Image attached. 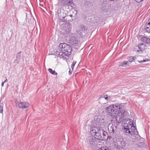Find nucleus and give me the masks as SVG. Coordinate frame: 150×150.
I'll use <instances>...</instances> for the list:
<instances>
[{"label":"nucleus","instance_id":"cd10ccee","mask_svg":"<svg viewBox=\"0 0 150 150\" xmlns=\"http://www.w3.org/2000/svg\"><path fill=\"white\" fill-rule=\"evenodd\" d=\"M69 75H70L72 73V71H70V69H69Z\"/></svg>","mask_w":150,"mask_h":150},{"label":"nucleus","instance_id":"4468645a","mask_svg":"<svg viewBox=\"0 0 150 150\" xmlns=\"http://www.w3.org/2000/svg\"><path fill=\"white\" fill-rule=\"evenodd\" d=\"M61 3L64 6H69L73 3L72 0H60Z\"/></svg>","mask_w":150,"mask_h":150},{"label":"nucleus","instance_id":"6ab92c4d","mask_svg":"<svg viewBox=\"0 0 150 150\" xmlns=\"http://www.w3.org/2000/svg\"><path fill=\"white\" fill-rule=\"evenodd\" d=\"M138 47L140 51H142L145 49L146 45L144 43H141L138 45Z\"/></svg>","mask_w":150,"mask_h":150},{"label":"nucleus","instance_id":"6e6552de","mask_svg":"<svg viewBox=\"0 0 150 150\" xmlns=\"http://www.w3.org/2000/svg\"><path fill=\"white\" fill-rule=\"evenodd\" d=\"M134 57H129L128 58V61H124L120 63V66L125 67L127 65H129V62H132L135 60Z\"/></svg>","mask_w":150,"mask_h":150},{"label":"nucleus","instance_id":"2f4dec72","mask_svg":"<svg viewBox=\"0 0 150 150\" xmlns=\"http://www.w3.org/2000/svg\"><path fill=\"white\" fill-rule=\"evenodd\" d=\"M102 10H104L103 9H102Z\"/></svg>","mask_w":150,"mask_h":150},{"label":"nucleus","instance_id":"c85d7f7f","mask_svg":"<svg viewBox=\"0 0 150 150\" xmlns=\"http://www.w3.org/2000/svg\"><path fill=\"white\" fill-rule=\"evenodd\" d=\"M4 82H2L1 84V86L2 87L3 86H4Z\"/></svg>","mask_w":150,"mask_h":150},{"label":"nucleus","instance_id":"b1692460","mask_svg":"<svg viewBox=\"0 0 150 150\" xmlns=\"http://www.w3.org/2000/svg\"><path fill=\"white\" fill-rule=\"evenodd\" d=\"M76 63V62H75L74 61L73 62L71 65V67L72 69H74V65Z\"/></svg>","mask_w":150,"mask_h":150},{"label":"nucleus","instance_id":"f3484780","mask_svg":"<svg viewBox=\"0 0 150 150\" xmlns=\"http://www.w3.org/2000/svg\"><path fill=\"white\" fill-rule=\"evenodd\" d=\"M145 28L147 32L150 33V18L146 24Z\"/></svg>","mask_w":150,"mask_h":150},{"label":"nucleus","instance_id":"473e14b6","mask_svg":"<svg viewBox=\"0 0 150 150\" xmlns=\"http://www.w3.org/2000/svg\"><path fill=\"white\" fill-rule=\"evenodd\" d=\"M137 52H139V50H137Z\"/></svg>","mask_w":150,"mask_h":150},{"label":"nucleus","instance_id":"aec40b11","mask_svg":"<svg viewBox=\"0 0 150 150\" xmlns=\"http://www.w3.org/2000/svg\"><path fill=\"white\" fill-rule=\"evenodd\" d=\"M48 70L50 73L53 75H57V73H56L52 69L50 68H49Z\"/></svg>","mask_w":150,"mask_h":150},{"label":"nucleus","instance_id":"ddd939ff","mask_svg":"<svg viewBox=\"0 0 150 150\" xmlns=\"http://www.w3.org/2000/svg\"><path fill=\"white\" fill-rule=\"evenodd\" d=\"M100 129V127H92L90 129V132L92 135H93Z\"/></svg>","mask_w":150,"mask_h":150},{"label":"nucleus","instance_id":"393cba45","mask_svg":"<svg viewBox=\"0 0 150 150\" xmlns=\"http://www.w3.org/2000/svg\"><path fill=\"white\" fill-rule=\"evenodd\" d=\"M3 111V107L1 105L0 106V113H2Z\"/></svg>","mask_w":150,"mask_h":150},{"label":"nucleus","instance_id":"c756f323","mask_svg":"<svg viewBox=\"0 0 150 150\" xmlns=\"http://www.w3.org/2000/svg\"><path fill=\"white\" fill-rule=\"evenodd\" d=\"M6 79L5 80V81H4V83L6 82H7V79H6Z\"/></svg>","mask_w":150,"mask_h":150},{"label":"nucleus","instance_id":"7c9ffc66","mask_svg":"<svg viewBox=\"0 0 150 150\" xmlns=\"http://www.w3.org/2000/svg\"><path fill=\"white\" fill-rule=\"evenodd\" d=\"M58 11H57V12H58V13L59 14V13H58Z\"/></svg>","mask_w":150,"mask_h":150},{"label":"nucleus","instance_id":"20e7f679","mask_svg":"<svg viewBox=\"0 0 150 150\" xmlns=\"http://www.w3.org/2000/svg\"><path fill=\"white\" fill-rule=\"evenodd\" d=\"M114 143L115 147L117 148H123L125 146V142L122 139H114Z\"/></svg>","mask_w":150,"mask_h":150},{"label":"nucleus","instance_id":"4be33fe9","mask_svg":"<svg viewBox=\"0 0 150 150\" xmlns=\"http://www.w3.org/2000/svg\"><path fill=\"white\" fill-rule=\"evenodd\" d=\"M98 150H111L107 147H101L99 148Z\"/></svg>","mask_w":150,"mask_h":150},{"label":"nucleus","instance_id":"5701e85b","mask_svg":"<svg viewBox=\"0 0 150 150\" xmlns=\"http://www.w3.org/2000/svg\"><path fill=\"white\" fill-rule=\"evenodd\" d=\"M19 59H17L16 58V59L14 61V63H15L18 64L19 63Z\"/></svg>","mask_w":150,"mask_h":150},{"label":"nucleus","instance_id":"0eeeda50","mask_svg":"<svg viewBox=\"0 0 150 150\" xmlns=\"http://www.w3.org/2000/svg\"><path fill=\"white\" fill-rule=\"evenodd\" d=\"M71 26L69 23H67L64 25L63 30L62 32L64 34L69 33L71 30Z\"/></svg>","mask_w":150,"mask_h":150},{"label":"nucleus","instance_id":"a211bd4d","mask_svg":"<svg viewBox=\"0 0 150 150\" xmlns=\"http://www.w3.org/2000/svg\"><path fill=\"white\" fill-rule=\"evenodd\" d=\"M141 40L142 41L146 43L150 44V38H148L143 37L141 38Z\"/></svg>","mask_w":150,"mask_h":150},{"label":"nucleus","instance_id":"9d476101","mask_svg":"<svg viewBox=\"0 0 150 150\" xmlns=\"http://www.w3.org/2000/svg\"><path fill=\"white\" fill-rule=\"evenodd\" d=\"M108 128L110 133L113 134L117 131V126L112 124L110 123L108 126Z\"/></svg>","mask_w":150,"mask_h":150},{"label":"nucleus","instance_id":"39448f33","mask_svg":"<svg viewBox=\"0 0 150 150\" xmlns=\"http://www.w3.org/2000/svg\"><path fill=\"white\" fill-rule=\"evenodd\" d=\"M105 132H103L100 129L94 135V138L97 139L105 140L107 138L106 135L105 134Z\"/></svg>","mask_w":150,"mask_h":150},{"label":"nucleus","instance_id":"f03ea898","mask_svg":"<svg viewBox=\"0 0 150 150\" xmlns=\"http://www.w3.org/2000/svg\"><path fill=\"white\" fill-rule=\"evenodd\" d=\"M122 132L125 135H132L138 134L136 127L134 126V122L131 119L127 120V123L122 125Z\"/></svg>","mask_w":150,"mask_h":150},{"label":"nucleus","instance_id":"a878e982","mask_svg":"<svg viewBox=\"0 0 150 150\" xmlns=\"http://www.w3.org/2000/svg\"><path fill=\"white\" fill-rule=\"evenodd\" d=\"M143 0H135V1L138 3H139L142 1H143Z\"/></svg>","mask_w":150,"mask_h":150},{"label":"nucleus","instance_id":"bb28decb","mask_svg":"<svg viewBox=\"0 0 150 150\" xmlns=\"http://www.w3.org/2000/svg\"><path fill=\"white\" fill-rule=\"evenodd\" d=\"M148 61V59H147V60H143V61H142L141 62H146V61Z\"/></svg>","mask_w":150,"mask_h":150},{"label":"nucleus","instance_id":"7ed1b4c3","mask_svg":"<svg viewBox=\"0 0 150 150\" xmlns=\"http://www.w3.org/2000/svg\"><path fill=\"white\" fill-rule=\"evenodd\" d=\"M59 47L56 54L59 57L62 58L71 54L72 48L69 45L63 43L60 44Z\"/></svg>","mask_w":150,"mask_h":150},{"label":"nucleus","instance_id":"f8f14e48","mask_svg":"<svg viewBox=\"0 0 150 150\" xmlns=\"http://www.w3.org/2000/svg\"><path fill=\"white\" fill-rule=\"evenodd\" d=\"M69 42L72 45L75 46L78 44V40L74 37H71L70 38Z\"/></svg>","mask_w":150,"mask_h":150},{"label":"nucleus","instance_id":"dca6fc26","mask_svg":"<svg viewBox=\"0 0 150 150\" xmlns=\"http://www.w3.org/2000/svg\"><path fill=\"white\" fill-rule=\"evenodd\" d=\"M111 97L107 95H103V96H100L99 98V100L101 102V101L104 99V98L107 101H108L111 98Z\"/></svg>","mask_w":150,"mask_h":150},{"label":"nucleus","instance_id":"423d86ee","mask_svg":"<svg viewBox=\"0 0 150 150\" xmlns=\"http://www.w3.org/2000/svg\"><path fill=\"white\" fill-rule=\"evenodd\" d=\"M16 106L21 108H26L29 106V104L25 102H21L16 101Z\"/></svg>","mask_w":150,"mask_h":150},{"label":"nucleus","instance_id":"2eb2a0df","mask_svg":"<svg viewBox=\"0 0 150 150\" xmlns=\"http://www.w3.org/2000/svg\"><path fill=\"white\" fill-rule=\"evenodd\" d=\"M95 121L96 125L100 126L103 123L104 120L103 118L98 117L97 118H95Z\"/></svg>","mask_w":150,"mask_h":150},{"label":"nucleus","instance_id":"1a4fd4ad","mask_svg":"<svg viewBox=\"0 0 150 150\" xmlns=\"http://www.w3.org/2000/svg\"><path fill=\"white\" fill-rule=\"evenodd\" d=\"M89 143L91 147L93 148L94 147L96 146L98 143L96 139L92 137H90Z\"/></svg>","mask_w":150,"mask_h":150},{"label":"nucleus","instance_id":"9b49d317","mask_svg":"<svg viewBox=\"0 0 150 150\" xmlns=\"http://www.w3.org/2000/svg\"><path fill=\"white\" fill-rule=\"evenodd\" d=\"M87 30V28L86 27L81 25L78 28L77 32L78 34L81 35L83 34V33L86 32Z\"/></svg>","mask_w":150,"mask_h":150},{"label":"nucleus","instance_id":"412c9836","mask_svg":"<svg viewBox=\"0 0 150 150\" xmlns=\"http://www.w3.org/2000/svg\"><path fill=\"white\" fill-rule=\"evenodd\" d=\"M21 52H18L16 55V58L17 59L19 60L20 59V57H21Z\"/></svg>","mask_w":150,"mask_h":150},{"label":"nucleus","instance_id":"f257e3e1","mask_svg":"<svg viewBox=\"0 0 150 150\" xmlns=\"http://www.w3.org/2000/svg\"><path fill=\"white\" fill-rule=\"evenodd\" d=\"M120 106L119 105H110L107 108V111L108 114L112 117L113 119L116 120L118 123L121 122L123 118L128 115L127 112L123 110H121Z\"/></svg>","mask_w":150,"mask_h":150}]
</instances>
